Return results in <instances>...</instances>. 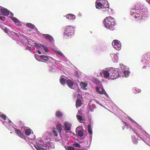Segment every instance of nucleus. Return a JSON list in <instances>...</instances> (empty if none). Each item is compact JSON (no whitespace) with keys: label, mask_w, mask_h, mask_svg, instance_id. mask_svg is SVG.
<instances>
[{"label":"nucleus","mask_w":150,"mask_h":150,"mask_svg":"<svg viewBox=\"0 0 150 150\" xmlns=\"http://www.w3.org/2000/svg\"><path fill=\"white\" fill-rule=\"evenodd\" d=\"M145 9L143 7H142L139 9H137L136 8L132 9L131 11L132 16L136 19H138V18L142 17L143 13L145 11Z\"/></svg>","instance_id":"obj_1"},{"label":"nucleus","mask_w":150,"mask_h":150,"mask_svg":"<svg viewBox=\"0 0 150 150\" xmlns=\"http://www.w3.org/2000/svg\"><path fill=\"white\" fill-rule=\"evenodd\" d=\"M115 23L114 19L111 16L107 17L104 19V25L106 28L110 30L114 29Z\"/></svg>","instance_id":"obj_2"},{"label":"nucleus","mask_w":150,"mask_h":150,"mask_svg":"<svg viewBox=\"0 0 150 150\" xmlns=\"http://www.w3.org/2000/svg\"><path fill=\"white\" fill-rule=\"evenodd\" d=\"M110 78L111 79H114L118 77L119 74L118 69H115L114 70H110Z\"/></svg>","instance_id":"obj_3"},{"label":"nucleus","mask_w":150,"mask_h":150,"mask_svg":"<svg viewBox=\"0 0 150 150\" xmlns=\"http://www.w3.org/2000/svg\"><path fill=\"white\" fill-rule=\"evenodd\" d=\"M74 28L72 26H68L65 28L64 32V34L67 36H70L73 35V34Z\"/></svg>","instance_id":"obj_4"},{"label":"nucleus","mask_w":150,"mask_h":150,"mask_svg":"<svg viewBox=\"0 0 150 150\" xmlns=\"http://www.w3.org/2000/svg\"><path fill=\"white\" fill-rule=\"evenodd\" d=\"M112 45L117 50H118L121 49V45L119 41L117 40H115L113 41Z\"/></svg>","instance_id":"obj_5"},{"label":"nucleus","mask_w":150,"mask_h":150,"mask_svg":"<svg viewBox=\"0 0 150 150\" xmlns=\"http://www.w3.org/2000/svg\"><path fill=\"white\" fill-rule=\"evenodd\" d=\"M39 57H40V58H38V56H35V58L38 61L39 60L38 59H38H44L45 61V62L46 61L48 60L50 61H51L52 60V61L53 60L52 58L50 57H48L44 55L39 56Z\"/></svg>","instance_id":"obj_6"},{"label":"nucleus","mask_w":150,"mask_h":150,"mask_svg":"<svg viewBox=\"0 0 150 150\" xmlns=\"http://www.w3.org/2000/svg\"><path fill=\"white\" fill-rule=\"evenodd\" d=\"M102 0H97L96 3V6L98 9H103V3Z\"/></svg>","instance_id":"obj_7"},{"label":"nucleus","mask_w":150,"mask_h":150,"mask_svg":"<svg viewBox=\"0 0 150 150\" xmlns=\"http://www.w3.org/2000/svg\"><path fill=\"white\" fill-rule=\"evenodd\" d=\"M87 85L88 84L87 82L81 81L80 83V86L81 87V88H83L84 90L87 89V88H86Z\"/></svg>","instance_id":"obj_8"},{"label":"nucleus","mask_w":150,"mask_h":150,"mask_svg":"<svg viewBox=\"0 0 150 150\" xmlns=\"http://www.w3.org/2000/svg\"><path fill=\"white\" fill-rule=\"evenodd\" d=\"M66 82L68 86L70 88H72V86L74 85L73 81L70 79H68L67 81Z\"/></svg>","instance_id":"obj_9"},{"label":"nucleus","mask_w":150,"mask_h":150,"mask_svg":"<svg viewBox=\"0 0 150 150\" xmlns=\"http://www.w3.org/2000/svg\"><path fill=\"white\" fill-rule=\"evenodd\" d=\"M15 131L16 133L21 138L23 139H25V136H24L23 134L21 132L20 130L16 129Z\"/></svg>","instance_id":"obj_10"},{"label":"nucleus","mask_w":150,"mask_h":150,"mask_svg":"<svg viewBox=\"0 0 150 150\" xmlns=\"http://www.w3.org/2000/svg\"><path fill=\"white\" fill-rule=\"evenodd\" d=\"M43 35L45 36V38L46 39H48L50 42H52L54 41L53 38L49 34H43Z\"/></svg>","instance_id":"obj_11"},{"label":"nucleus","mask_w":150,"mask_h":150,"mask_svg":"<svg viewBox=\"0 0 150 150\" xmlns=\"http://www.w3.org/2000/svg\"><path fill=\"white\" fill-rule=\"evenodd\" d=\"M1 14L4 15L8 16L9 14V12L6 8L1 9Z\"/></svg>","instance_id":"obj_12"},{"label":"nucleus","mask_w":150,"mask_h":150,"mask_svg":"<svg viewBox=\"0 0 150 150\" xmlns=\"http://www.w3.org/2000/svg\"><path fill=\"white\" fill-rule=\"evenodd\" d=\"M103 73L104 75V77L107 79H108V77L109 79L110 78V70H109V71L107 70H105L103 72Z\"/></svg>","instance_id":"obj_13"},{"label":"nucleus","mask_w":150,"mask_h":150,"mask_svg":"<svg viewBox=\"0 0 150 150\" xmlns=\"http://www.w3.org/2000/svg\"><path fill=\"white\" fill-rule=\"evenodd\" d=\"M66 16L67 18L71 20L74 19L76 18L75 15L71 13L67 15Z\"/></svg>","instance_id":"obj_14"},{"label":"nucleus","mask_w":150,"mask_h":150,"mask_svg":"<svg viewBox=\"0 0 150 150\" xmlns=\"http://www.w3.org/2000/svg\"><path fill=\"white\" fill-rule=\"evenodd\" d=\"M102 3H103V9H106L107 10H108L109 9L108 8L109 7V5L108 2L106 1L103 3V1H102Z\"/></svg>","instance_id":"obj_15"},{"label":"nucleus","mask_w":150,"mask_h":150,"mask_svg":"<svg viewBox=\"0 0 150 150\" xmlns=\"http://www.w3.org/2000/svg\"><path fill=\"white\" fill-rule=\"evenodd\" d=\"M56 127L57 130L58 131V133H59L60 134V133L62 130V128L63 127L62 125L60 124H57Z\"/></svg>","instance_id":"obj_16"},{"label":"nucleus","mask_w":150,"mask_h":150,"mask_svg":"<svg viewBox=\"0 0 150 150\" xmlns=\"http://www.w3.org/2000/svg\"><path fill=\"white\" fill-rule=\"evenodd\" d=\"M64 125L66 130H69L71 129V125L70 123L68 122H65Z\"/></svg>","instance_id":"obj_17"},{"label":"nucleus","mask_w":150,"mask_h":150,"mask_svg":"<svg viewBox=\"0 0 150 150\" xmlns=\"http://www.w3.org/2000/svg\"><path fill=\"white\" fill-rule=\"evenodd\" d=\"M81 100L77 99L76 101V108L80 107L81 105Z\"/></svg>","instance_id":"obj_18"},{"label":"nucleus","mask_w":150,"mask_h":150,"mask_svg":"<svg viewBox=\"0 0 150 150\" xmlns=\"http://www.w3.org/2000/svg\"><path fill=\"white\" fill-rule=\"evenodd\" d=\"M77 128L76 129V131L77 132V134L80 137H82L83 136V131L81 130H78Z\"/></svg>","instance_id":"obj_19"},{"label":"nucleus","mask_w":150,"mask_h":150,"mask_svg":"<svg viewBox=\"0 0 150 150\" xmlns=\"http://www.w3.org/2000/svg\"><path fill=\"white\" fill-rule=\"evenodd\" d=\"M35 147L37 150H45L44 148H42V145H39L35 146Z\"/></svg>","instance_id":"obj_20"},{"label":"nucleus","mask_w":150,"mask_h":150,"mask_svg":"<svg viewBox=\"0 0 150 150\" xmlns=\"http://www.w3.org/2000/svg\"><path fill=\"white\" fill-rule=\"evenodd\" d=\"M26 25L28 28L32 29L34 28L35 27V25L33 24L30 23H27L26 24Z\"/></svg>","instance_id":"obj_21"},{"label":"nucleus","mask_w":150,"mask_h":150,"mask_svg":"<svg viewBox=\"0 0 150 150\" xmlns=\"http://www.w3.org/2000/svg\"><path fill=\"white\" fill-rule=\"evenodd\" d=\"M31 131L30 129H25V133L27 135H29L31 134Z\"/></svg>","instance_id":"obj_22"},{"label":"nucleus","mask_w":150,"mask_h":150,"mask_svg":"<svg viewBox=\"0 0 150 150\" xmlns=\"http://www.w3.org/2000/svg\"><path fill=\"white\" fill-rule=\"evenodd\" d=\"M144 58L145 60L148 59V60H150V53H148L146 54L145 55Z\"/></svg>","instance_id":"obj_23"},{"label":"nucleus","mask_w":150,"mask_h":150,"mask_svg":"<svg viewBox=\"0 0 150 150\" xmlns=\"http://www.w3.org/2000/svg\"><path fill=\"white\" fill-rule=\"evenodd\" d=\"M67 81L66 79H64L63 78H61L60 79V83L62 85L65 84Z\"/></svg>","instance_id":"obj_24"},{"label":"nucleus","mask_w":150,"mask_h":150,"mask_svg":"<svg viewBox=\"0 0 150 150\" xmlns=\"http://www.w3.org/2000/svg\"><path fill=\"white\" fill-rule=\"evenodd\" d=\"M133 91L134 93H139L141 91L140 89L137 88H133Z\"/></svg>","instance_id":"obj_25"},{"label":"nucleus","mask_w":150,"mask_h":150,"mask_svg":"<svg viewBox=\"0 0 150 150\" xmlns=\"http://www.w3.org/2000/svg\"><path fill=\"white\" fill-rule=\"evenodd\" d=\"M124 75L123 77H127L129 75V72L128 71L124 70L123 71Z\"/></svg>","instance_id":"obj_26"},{"label":"nucleus","mask_w":150,"mask_h":150,"mask_svg":"<svg viewBox=\"0 0 150 150\" xmlns=\"http://www.w3.org/2000/svg\"><path fill=\"white\" fill-rule=\"evenodd\" d=\"M87 129L89 133L91 134H92V132L91 129V125H88L87 126Z\"/></svg>","instance_id":"obj_27"},{"label":"nucleus","mask_w":150,"mask_h":150,"mask_svg":"<svg viewBox=\"0 0 150 150\" xmlns=\"http://www.w3.org/2000/svg\"><path fill=\"white\" fill-rule=\"evenodd\" d=\"M56 115L57 117H61L62 116V113L60 112L57 111L56 113Z\"/></svg>","instance_id":"obj_28"},{"label":"nucleus","mask_w":150,"mask_h":150,"mask_svg":"<svg viewBox=\"0 0 150 150\" xmlns=\"http://www.w3.org/2000/svg\"><path fill=\"white\" fill-rule=\"evenodd\" d=\"M102 88L101 87H97L96 90L97 92L100 94H101V91Z\"/></svg>","instance_id":"obj_29"},{"label":"nucleus","mask_w":150,"mask_h":150,"mask_svg":"<svg viewBox=\"0 0 150 150\" xmlns=\"http://www.w3.org/2000/svg\"><path fill=\"white\" fill-rule=\"evenodd\" d=\"M12 20L16 23H20V21L16 18L13 17Z\"/></svg>","instance_id":"obj_30"},{"label":"nucleus","mask_w":150,"mask_h":150,"mask_svg":"<svg viewBox=\"0 0 150 150\" xmlns=\"http://www.w3.org/2000/svg\"><path fill=\"white\" fill-rule=\"evenodd\" d=\"M93 82L97 84H99L100 83V81L96 79H93Z\"/></svg>","instance_id":"obj_31"},{"label":"nucleus","mask_w":150,"mask_h":150,"mask_svg":"<svg viewBox=\"0 0 150 150\" xmlns=\"http://www.w3.org/2000/svg\"><path fill=\"white\" fill-rule=\"evenodd\" d=\"M4 31L7 34H8V35H10V33H8L9 32V30L7 28H4Z\"/></svg>","instance_id":"obj_32"},{"label":"nucleus","mask_w":150,"mask_h":150,"mask_svg":"<svg viewBox=\"0 0 150 150\" xmlns=\"http://www.w3.org/2000/svg\"><path fill=\"white\" fill-rule=\"evenodd\" d=\"M76 117L78 120L80 121L83 120L82 117L79 115H77Z\"/></svg>","instance_id":"obj_33"},{"label":"nucleus","mask_w":150,"mask_h":150,"mask_svg":"<svg viewBox=\"0 0 150 150\" xmlns=\"http://www.w3.org/2000/svg\"><path fill=\"white\" fill-rule=\"evenodd\" d=\"M66 149L67 150H74V148L72 146H68Z\"/></svg>","instance_id":"obj_34"},{"label":"nucleus","mask_w":150,"mask_h":150,"mask_svg":"<svg viewBox=\"0 0 150 150\" xmlns=\"http://www.w3.org/2000/svg\"><path fill=\"white\" fill-rule=\"evenodd\" d=\"M53 135L56 137L58 136V133L57 131L55 130V129H54L53 130Z\"/></svg>","instance_id":"obj_35"},{"label":"nucleus","mask_w":150,"mask_h":150,"mask_svg":"<svg viewBox=\"0 0 150 150\" xmlns=\"http://www.w3.org/2000/svg\"><path fill=\"white\" fill-rule=\"evenodd\" d=\"M104 94L106 96H108L107 93L102 88V90L101 94Z\"/></svg>","instance_id":"obj_36"},{"label":"nucleus","mask_w":150,"mask_h":150,"mask_svg":"<svg viewBox=\"0 0 150 150\" xmlns=\"http://www.w3.org/2000/svg\"><path fill=\"white\" fill-rule=\"evenodd\" d=\"M73 146L76 147L80 148L81 146L78 143H76L74 144L73 145Z\"/></svg>","instance_id":"obj_37"},{"label":"nucleus","mask_w":150,"mask_h":150,"mask_svg":"<svg viewBox=\"0 0 150 150\" xmlns=\"http://www.w3.org/2000/svg\"><path fill=\"white\" fill-rule=\"evenodd\" d=\"M0 117L4 120H6V116L4 114H1L0 115Z\"/></svg>","instance_id":"obj_38"},{"label":"nucleus","mask_w":150,"mask_h":150,"mask_svg":"<svg viewBox=\"0 0 150 150\" xmlns=\"http://www.w3.org/2000/svg\"><path fill=\"white\" fill-rule=\"evenodd\" d=\"M9 33L10 34V35H11V34L13 35H18L17 34L13 32V31H11V30L9 31Z\"/></svg>","instance_id":"obj_39"},{"label":"nucleus","mask_w":150,"mask_h":150,"mask_svg":"<svg viewBox=\"0 0 150 150\" xmlns=\"http://www.w3.org/2000/svg\"><path fill=\"white\" fill-rule=\"evenodd\" d=\"M43 49H44V50L46 52H48V49L47 48V47H45V46L44 48H43Z\"/></svg>","instance_id":"obj_40"},{"label":"nucleus","mask_w":150,"mask_h":150,"mask_svg":"<svg viewBox=\"0 0 150 150\" xmlns=\"http://www.w3.org/2000/svg\"><path fill=\"white\" fill-rule=\"evenodd\" d=\"M4 18L3 16H0V20H2Z\"/></svg>","instance_id":"obj_41"},{"label":"nucleus","mask_w":150,"mask_h":150,"mask_svg":"<svg viewBox=\"0 0 150 150\" xmlns=\"http://www.w3.org/2000/svg\"><path fill=\"white\" fill-rule=\"evenodd\" d=\"M39 45L42 47L43 48L45 47V46L42 44H39Z\"/></svg>","instance_id":"obj_42"},{"label":"nucleus","mask_w":150,"mask_h":150,"mask_svg":"<svg viewBox=\"0 0 150 150\" xmlns=\"http://www.w3.org/2000/svg\"><path fill=\"white\" fill-rule=\"evenodd\" d=\"M130 130L131 131H133L134 133H135V131L133 129H132V128H130Z\"/></svg>","instance_id":"obj_43"},{"label":"nucleus","mask_w":150,"mask_h":150,"mask_svg":"<svg viewBox=\"0 0 150 150\" xmlns=\"http://www.w3.org/2000/svg\"><path fill=\"white\" fill-rule=\"evenodd\" d=\"M123 122L124 124L125 125V126H127V125L126 122Z\"/></svg>","instance_id":"obj_44"},{"label":"nucleus","mask_w":150,"mask_h":150,"mask_svg":"<svg viewBox=\"0 0 150 150\" xmlns=\"http://www.w3.org/2000/svg\"><path fill=\"white\" fill-rule=\"evenodd\" d=\"M37 52L39 54H41V52L39 50H38L37 51Z\"/></svg>","instance_id":"obj_45"},{"label":"nucleus","mask_w":150,"mask_h":150,"mask_svg":"<svg viewBox=\"0 0 150 150\" xmlns=\"http://www.w3.org/2000/svg\"><path fill=\"white\" fill-rule=\"evenodd\" d=\"M35 46L36 47H40L37 44H35Z\"/></svg>","instance_id":"obj_46"},{"label":"nucleus","mask_w":150,"mask_h":150,"mask_svg":"<svg viewBox=\"0 0 150 150\" xmlns=\"http://www.w3.org/2000/svg\"><path fill=\"white\" fill-rule=\"evenodd\" d=\"M99 75H100V76H101L103 77V73L101 72H100L99 74Z\"/></svg>","instance_id":"obj_47"},{"label":"nucleus","mask_w":150,"mask_h":150,"mask_svg":"<svg viewBox=\"0 0 150 150\" xmlns=\"http://www.w3.org/2000/svg\"><path fill=\"white\" fill-rule=\"evenodd\" d=\"M1 28L2 29H3V30H4V27L3 26V27H2L1 26Z\"/></svg>","instance_id":"obj_48"},{"label":"nucleus","mask_w":150,"mask_h":150,"mask_svg":"<svg viewBox=\"0 0 150 150\" xmlns=\"http://www.w3.org/2000/svg\"><path fill=\"white\" fill-rule=\"evenodd\" d=\"M9 123H11V121L10 120L9 121Z\"/></svg>","instance_id":"obj_49"},{"label":"nucleus","mask_w":150,"mask_h":150,"mask_svg":"<svg viewBox=\"0 0 150 150\" xmlns=\"http://www.w3.org/2000/svg\"><path fill=\"white\" fill-rule=\"evenodd\" d=\"M145 67V66H144V67H143V68H144V67Z\"/></svg>","instance_id":"obj_50"},{"label":"nucleus","mask_w":150,"mask_h":150,"mask_svg":"<svg viewBox=\"0 0 150 150\" xmlns=\"http://www.w3.org/2000/svg\"><path fill=\"white\" fill-rule=\"evenodd\" d=\"M13 15V13H12V14H11V15Z\"/></svg>","instance_id":"obj_51"},{"label":"nucleus","mask_w":150,"mask_h":150,"mask_svg":"<svg viewBox=\"0 0 150 150\" xmlns=\"http://www.w3.org/2000/svg\"><path fill=\"white\" fill-rule=\"evenodd\" d=\"M13 15V13H12V14H11V15Z\"/></svg>","instance_id":"obj_52"},{"label":"nucleus","mask_w":150,"mask_h":150,"mask_svg":"<svg viewBox=\"0 0 150 150\" xmlns=\"http://www.w3.org/2000/svg\"><path fill=\"white\" fill-rule=\"evenodd\" d=\"M78 113H79V114H80V113H79V112H78Z\"/></svg>","instance_id":"obj_53"},{"label":"nucleus","mask_w":150,"mask_h":150,"mask_svg":"<svg viewBox=\"0 0 150 150\" xmlns=\"http://www.w3.org/2000/svg\"><path fill=\"white\" fill-rule=\"evenodd\" d=\"M51 63H53V62H51Z\"/></svg>","instance_id":"obj_54"},{"label":"nucleus","mask_w":150,"mask_h":150,"mask_svg":"<svg viewBox=\"0 0 150 150\" xmlns=\"http://www.w3.org/2000/svg\"><path fill=\"white\" fill-rule=\"evenodd\" d=\"M150 1V0H149Z\"/></svg>","instance_id":"obj_55"}]
</instances>
